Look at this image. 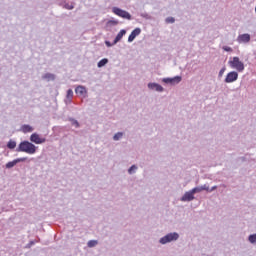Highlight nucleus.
<instances>
[{"label":"nucleus","mask_w":256,"mask_h":256,"mask_svg":"<svg viewBox=\"0 0 256 256\" xmlns=\"http://www.w3.org/2000/svg\"><path fill=\"white\" fill-rule=\"evenodd\" d=\"M17 153H27V155H35L37 153V146L33 144V142H29L24 140L20 142L18 147L16 148Z\"/></svg>","instance_id":"f257e3e1"},{"label":"nucleus","mask_w":256,"mask_h":256,"mask_svg":"<svg viewBox=\"0 0 256 256\" xmlns=\"http://www.w3.org/2000/svg\"><path fill=\"white\" fill-rule=\"evenodd\" d=\"M175 241H179V233L170 232L159 239L160 245H167V243H173Z\"/></svg>","instance_id":"f03ea898"},{"label":"nucleus","mask_w":256,"mask_h":256,"mask_svg":"<svg viewBox=\"0 0 256 256\" xmlns=\"http://www.w3.org/2000/svg\"><path fill=\"white\" fill-rule=\"evenodd\" d=\"M229 64L233 69H237L239 72L245 70V64L239 60V57H234L233 60L229 62Z\"/></svg>","instance_id":"7ed1b4c3"},{"label":"nucleus","mask_w":256,"mask_h":256,"mask_svg":"<svg viewBox=\"0 0 256 256\" xmlns=\"http://www.w3.org/2000/svg\"><path fill=\"white\" fill-rule=\"evenodd\" d=\"M30 141H31V143H35V145H42V143H45V141H47V139L45 137H41L37 133H33L30 136Z\"/></svg>","instance_id":"20e7f679"},{"label":"nucleus","mask_w":256,"mask_h":256,"mask_svg":"<svg viewBox=\"0 0 256 256\" xmlns=\"http://www.w3.org/2000/svg\"><path fill=\"white\" fill-rule=\"evenodd\" d=\"M237 43L247 45V43L251 42V34L245 33L238 35L236 39Z\"/></svg>","instance_id":"39448f33"},{"label":"nucleus","mask_w":256,"mask_h":256,"mask_svg":"<svg viewBox=\"0 0 256 256\" xmlns=\"http://www.w3.org/2000/svg\"><path fill=\"white\" fill-rule=\"evenodd\" d=\"M181 76H175L173 78H163L162 83H166L167 85H179V82L182 81Z\"/></svg>","instance_id":"423d86ee"},{"label":"nucleus","mask_w":256,"mask_h":256,"mask_svg":"<svg viewBox=\"0 0 256 256\" xmlns=\"http://www.w3.org/2000/svg\"><path fill=\"white\" fill-rule=\"evenodd\" d=\"M147 87L149 91H156L157 93H163V91H165V88H163V86L155 82L148 83Z\"/></svg>","instance_id":"0eeeda50"},{"label":"nucleus","mask_w":256,"mask_h":256,"mask_svg":"<svg viewBox=\"0 0 256 256\" xmlns=\"http://www.w3.org/2000/svg\"><path fill=\"white\" fill-rule=\"evenodd\" d=\"M194 199H195V194L193 193V190H190L184 193V195L180 198V201L186 203V202L194 201Z\"/></svg>","instance_id":"6e6552de"},{"label":"nucleus","mask_w":256,"mask_h":256,"mask_svg":"<svg viewBox=\"0 0 256 256\" xmlns=\"http://www.w3.org/2000/svg\"><path fill=\"white\" fill-rule=\"evenodd\" d=\"M112 12L115 15H118V17H122V19H129V12L124 11V10L118 8V7L112 8Z\"/></svg>","instance_id":"1a4fd4ad"},{"label":"nucleus","mask_w":256,"mask_h":256,"mask_svg":"<svg viewBox=\"0 0 256 256\" xmlns=\"http://www.w3.org/2000/svg\"><path fill=\"white\" fill-rule=\"evenodd\" d=\"M75 93L76 95H78L79 97H83V99L87 98V87L83 86V85H78L75 88Z\"/></svg>","instance_id":"9d476101"},{"label":"nucleus","mask_w":256,"mask_h":256,"mask_svg":"<svg viewBox=\"0 0 256 256\" xmlns=\"http://www.w3.org/2000/svg\"><path fill=\"white\" fill-rule=\"evenodd\" d=\"M237 79H239V73H237L236 71H232L227 74L224 81L225 83H234V81H237Z\"/></svg>","instance_id":"9b49d317"},{"label":"nucleus","mask_w":256,"mask_h":256,"mask_svg":"<svg viewBox=\"0 0 256 256\" xmlns=\"http://www.w3.org/2000/svg\"><path fill=\"white\" fill-rule=\"evenodd\" d=\"M27 160V157L17 158L13 161L6 163V169H13L17 163H23Z\"/></svg>","instance_id":"f8f14e48"},{"label":"nucleus","mask_w":256,"mask_h":256,"mask_svg":"<svg viewBox=\"0 0 256 256\" xmlns=\"http://www.w3.org/2000/svg\"><path fill=\"white\" fill-rule=\"evenodd\" d=\"M117 25H119V20L111 18L106 22V29L111 31V29H113V27H117Z\"/></svg>","instance_id":"ddd939ff"},{"label":"nucleus","mask_w":256,"mask_h":256,"mask_svg":"<svg viewBox=\"0 0 256 256\" xmlns=\"http://www.w3.org/2000/svg\"><path fill=\"white\" fill-rule=\"evenodd\" d=\"M125 35H127V30H125V29L120 30V32L117 34V36L115 37V39L113 41V45H117V43H119V41H121V39H123V37H125Z\"/></svg>","instance_id":"4468645a"},{"label":"nucleus","mask_w":256,"mask_h":256,"mask_svg":"<svg viewBox=\"0 0 256 256\" xmlns=\"http://www.w3.org/2000/svg\"><path fill=\"white\" fill-rule=\"evenodd\" d=\"M141 35V28L134 29L131 34L129 35V43L135 41V38Z\"/></svg>","instance_id":"2eb2a0df"},{"label":"nucleus","mask_w":256,"mask_h":256,"mask_svg":"<svg viewBox=\"0 0 256 256\" xmlns=\"http://www.w3.org/2000/svg\"><path fill=\"white\" fill-rule=\"evenodd\" d=\"M20 131H22V133H33L34 128L29 124H24L21 126Z\"/></svg>","instance_id":"dca6fc26"},{"label":"nucleus","mask_w":256,"mask_h":256,"mask_svg":"<svg viewBox=\"0 0 256 256\" xmlns=\"http://www.w3.org/2000/svg\"><path fill=\"white\" fill-rule=\"evenodd\" d=\"M73 99V90L72 89H68L67 90V94H66V100H65V103H71Z\"/></svg>","instance_id":"f3484780"},{"label":"nucleus","mask_w":256,"mask_h":256,"mask_svg":"<svg viewBox=\"0 0 256 256\" xmlns=\"http://www.w3.org/2000/svg\"><path fill=\"white\" fill-rule=\"evenodd\" d=\"M42 79H45L46 81H55V74L46 73L42 76Z\"/></svg>","instance_id":"a211bd4d"},{"label":"nucleus","mask_w":256,"mask_h":256,"mask_svg":"<svg viewBox=\"0 0 256 256\" xmlns=\"http://www.w3.org/2000/svg\"><path fill=\"white\" fill-rule=\"evenodd\" d=\"M123 137H125V133L118 132V133L114 134L113 141H121V139H123Z\"/></svg>","instance_id":"6ab92c4d"},{"label":"nucleus","mask_w":256,"mask_h":256,"mask_svg":"<svg viewBox=\"0 0 256 256\" xmlns=\"http://www.w3.org/2000/svg\"><path fill=\"white\" fill-rule=\"evenodd\" d=\"M97 245H99V241L97 240H89L87 242V247H89V249H93V247H97Z\"/></svg>","instance_id":"aec40b11"},{"label":"nucleus","mask_w":256,"mask_h":256,"mask_svg":"<svg viewBox=\"0 0 256 256\" xmlns=\"http://www.w3.org/2000/svg\"><path fill=\"white\" fill-rule=\"evenodd\" d=\"M107 63H109V59L103 58L102 60H100L97 63V67H99V69H101V67H105V65H107Z\"/></svg>","instance_id":"412c9836"},{"label":"nucleus","mask_w":256,"mask_h":256,"mask_svg":"<svg viewBox=\"0 0 256 256\" xmlns=\"http://www.w3.org/2000/svg\"><path fill=\"white\" fill-rule=\"evenodd\" d=\"M248 241L251 243V245H256V233L250 234L248 236Z\"/></svg>","instance_id":"4be33fe9"},{"label":"nucleus","mask_w":256,"mask_h":256,"mask_svg":"<svg viewBox=\"0 0 256 256\" xmlns=\"http://www.w3.org/2000/svg\"><path fill=\"white\" fill-rule=\"evenodd\" d=\"M17 147V142L15 140H9L7 143L8 149H15Z\"/></svg>","instance_id":"5701e85b"},{"label":"nucleus","mask_w":256,"mask_h":256,"mask_svg":"<svg viewBox=\"0 0 256 256\" xmlns=\"http://www.w3.org/2000/svg\"><path fill=\"white\" fill-rule=\"evenodd\" d=\"M69 121H71V125H73L74 127H76V129H78L79 121H77L76 119H73V118H70Z\"/></svg>","instance_id":"b1692460"},{"label":"nucleus","mask_w":256,"mask_h":256,"mask_svg":"<svg viewBox=\"0 0 256 256\" xmlns=\"http://www.w3.org/2000/svg\"><path fill=\"white\" fill-rule=\"evenodd\" d=\"M137 169H139V167H137V165H132L130 168H129V174H133V173H136Z\"/></svg>","instance_id":"393cba45"},{"label":"nucleus","mask_w":256,"mask_h":256,"mask_svg":"<svg viewBox=\"0 0 256 256\" xmlns=\"http://www.w3.org/2000/svg\"><path fill=\"white\" fill-rule=\"evenodd\" d=\"M64 9H67L68 11H71V10L75 9V6L73 4L66 3L64 5Z\"/></svg>","instance_id":"a878e982"},{"label":"nucleus","mask_w":256,"mask_h":256,"mask_svg":"<svg viewBox=\"0 0 256 256\" xmlns=\"http://www.w3.org/2000/svg\"><path fill=\"white\" fill-rule=\"evenodd\" d=\"M201 191H203L202 188H201V186H197V187H195V188L192 189V192L194 193V195H195L196 193H201Z\"/></svg>","instance_id":"bb28decb"},{"label":"nucleus","mask_w":256,"mask_h":256,"mask_svg":"<svg viewBox=\"0 0 256 256\" xmlns=\"http://www.w3.org/2000/svg\"><path fill=\"white\" fill-rule=\"evenodd\" d=\"M165 23H171V24H173V23H175V18L174 17H167L166 19H165Z\"/></svg>","instance_id":"cd10ccee"},{"label":"nucleus","mask_w":256,"mask_h":256,"mask_svg":"<svg viewBox=\"0 0 256 256\" xmlns=\"http://www.w3.org/2000/svg\"><path fill=\"white\" fill-rule=\"evenodd\" d=\"M223 50H224V51H227V53H231V51H233V48L228 47V46H224V47H223Z\"/></svg>","instance_id":"c85d7f7f"},{"label":"nucleus","mask_w":256,"mask_h":256,"mask_svg":"<svg viewBox=\"0 0 256 256\" xmlns=\"http://www.w3.org/2000/svg\"><path fill=\"white\" fill-rule=\"evenodd\" d=\"M200 188H202V191H209V185L207 184L200 186Z\"/></svg>","instance_id":"c756f323"},{"label":"nucleus","mask_w":256,"mask_h":256,"mask_svg":"<svg viewBox=\"0 0 256 256\" xmlns=\"http://www.w3.org/2000/svg\"><path fill=\"white\" fill-rule=\"evenodd\" d=\"M141 17H143L144 19H151V16L147 13H142Z\"/></svg>","instance_id":"7c9ffc66"},{"label":"nucleus","mask_w":256,"mask_h":256,"mask_svg":"<svg viewBox=\"0 0 256 256\" xmlns=\"http://www.w3.org/2000/svg\"><path fill=\"white\" fill-rule=\"evenodd\" d=\"M225 73V67H223L218 74V77H223V74Z\"/></svg>","instance_id":"2f4dec72"},{"label":"nucleus","mask_w":256,"mask_h":256,"mask_svg":"<svg viewBox=\"0 0 256 256\" xmlns=\"http://www.w3.org/2000/svg\"><path fill=\"white\" fill-rule=\"evenodd\" d=\"M105 45L108 46V47H113V43H111L110 41H105Z\"/></svg>","instance_id":"473e14b6"},{"label":"nucleus","mask_w":256,"mask_h":256,"mask_svg":"<svg viewBox=\"0 0 256 256\" xmlns=\"http://www.w3.org/2000/svg\"><path fill=\"white\" fill-rule=\"evenodd\" d=\"M33 245H35V241H30V242L27 244V247H28V248H31V247H33Z\"/></svg>","instance_id":"72a5a7b5"},{"label":"nucleus","mask_w":256,"mask_h":256,"mask_svg":"<svg viewBox=\"0 0 256 256\" xmlns=\"http://www.w3.org/2000/svg\"><path fill=\"white\" fill-rule=\"evenodd\" d=\"M217 189V186H213L211 189H209L208 193H213Z\"/></svg>","instance_id":"f704fd0d"},{"label":"nucleus","mask_w":256,"mask_h":256,"mask_svg":"<svg viewBox=\"0 0 256 256\" xmlns=\"http://www.w3.org/2000/svg\"><path fill=\"white\" fill-rule=\"evenodd\" d=\"M221 187H224V189H225V188H227V185H225V184H222V185H221Z\"/></svg>","instance_id":"c9c22d12"},{"label":"nucleus","mask_w":256,"mask_h":256,"mask_svg":"<svg viewBox=\"0 0 256 256\" xmlns=\"http://www.w3.org/2000/svg\"><path fill=\"white\" fill-rule=\"evenodd\" d=\"M129 19H131V15H129Z\"/></svg>","instance_id":"e433bc0d"}]
</instances>
